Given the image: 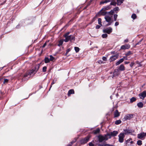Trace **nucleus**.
I'll use <instances>...</instances> for the list:
<instances>
[{"mask_svg": "<svg viewBox=\"0 0 146 146\" xmlns=\"http://www.w3.org/2000/svg\"><path fill=\"white\" fill-rule=\"evenodd\" d=\"M130 45L128 44L121 46V47L120 50H125L128 49L130 48Z\"/></svg>", "mask_w": 146, "mask_h": 146, "instance_id": "nucleus-11", "label": "nucleus"}, {"mask_svg": "<svg viewBox=\"0 0 146 146\" xmlns=\"http://www.w3.org/2000/svg\"><path fill=\"white\" fill-rule=\"evenodd\" d=\"M47 67L46 66H45L43 67L42 68V71L43 72H46V71Z\"/></svg>", "mask_w": 146, "mask_h": 146, "instance_id": "nucleus-42", "label": "nucleus"}, {"mask_svg": "<svg viewBox=\"0 0 146 146\" xmlns=\"http://www.w3.org/2000/svg\"><path fill=\"white\" fill-rule=\"evenodd\" d=\"M111 8L110 5L105 6L98 13V14L103 16H105L107 14L109 15L108 12L106 11L110 9Z\"/></svg>", "mask_w": 146, "mask_h": 146, "instance_id": "nucleus-1", "label": "nucleus"}, {"mask_svg": "<svg viewBox=\"0 0 146 146\" xmlns=\"http://www.w3.org/2000/svg\"><path fill=\"white\" fill-rule=\"evenodd\" d=\"M133 115L132 114H129L125 116L123 119L125 120H129L133 117Z\"/></svg>", "mask_w": 146, "mask_h": 146, "instance_id": "nucleus-12", "label": "nucleus"}, {"mask_svg": "<svg viewBox=\"0 0 146 146\" xmlns=\"http://www.w3.org/2000/svg\"><path fill=\"white\" fill-rule=\"evenodd\" d=\"M46 42H45L44 44H43V46H42V48H44L45 46H46Z\"/></svg>", "mask_w": 146, "mask_h": 146, "instance_id": "nucleus-54", "label": "nucleus"}, {"mask_svg": "<svg viewBox=\"0 0 146 146\" xmlns=\"http://www.w3.org/2000/svg\"><path fill=\"white\" fill-rule=\"evenodd\" d=\"M98 24L101 26H102V19L100 18H98Z\"/></svg>", "mask_w": 146, "mask_h": 146, "instance_id": "nucleus-33", "label": "nucleus"}, {"mask_svg": "<svg viewBox=\"0 0 146 146\" xmlns=\"http://www.w3.org/2000/svg\"><path fill=\"white\" fill-rule=\"evenodd\" d=\"M128 42V40L127 39H125L124 40V42Z\"/></svg>", "mask_w": 146, "mask_h": 146, "instance_id": "nucleus-55", "label": "nucleus"}, {"mask_svg": "<svg viewBox=\"0 0 146 146\" xmlns=\"http://www.w3.org/2000/svg\"><path fill=\"white\" fill-rule=\"evenodd\" d=\"M118 55L117 54L114 55L111 57L110 59V62L113 61L117 59L118 57Z\"/></svg>", "mask_w": 146, "mask_h": 146, "instance_id": "nucleus-13", "label": "nucleus"}, {"mask_svg": "<svg viewBox=\"0 0 146 146\" xmlns=\"http://www.w3.org/2000/svg\"><path fill=\"white\" fill-rule=\"evenodd\" d=\"M119 69L121 71L124 70L125 69V68L123 64H121L119 66Z\"/></svg>", "mask_w": 146, "mask_h": 146, "instance_id": "nucleus-25", "label": "nucleus"}, {"mask_svg": "<svg viewBox=\"0 0 146 146\" xmlns=\"http://www.w3.org/2000/svg\"><path fill=\"white\" fill-rule=\"evenodd\" d=\"M56 80H53L52 82V83H51V86H50V88H51V87H52V85H53V84H54V83H55V82H56Z\"/></svg>", "mask_w": 146, "mask_h": 146, "instance_id": "nucleus-44", "label": "nucleus"}, {"mask_svg": "<svg viewBox=\"0 0 146 146\" xmlns=\"http://www.w3.org/2000/svg\"><path fill=\"white\" fill-rule=\"evenodd\" d=\"M136 17L137 16L135 14H133L131 15V18L133 19H135Z\"/></svg>", "mask_w": 146, "mask_h": 146, "instance_id": "nucleus-38", "label": "nucleus"}, {"mask_svg": "<svg viewBox=\"0 0 146 146\" xmlns=\"http://www.w3.org/2000/svg\"><path fill=\"white\" fill-rule=\"evenodd\" d=\"M142 40H141L140 41H139V43H140L141 42V41H142Z\"/></svg>", "mask_w": 146, "mask_h": 146, "instance_id": "nucleus-63", "label": "nucleus"}, {"mask_svg": "<svg viewBox=\"0 0 146 146\" xmlns=\"http://www.w3.org/2000/svg\"><path fill=\"white\" fill-rule=\"evenodd\" d=\"M120 115V113L117 110H115L114 112V117H117Z\"/></svg>", "mask_w": 146, "mask_h": 146, "instance_id": "nucleus-17", "label": "nucleus"}, {"mask_svg": "<svg viewBox=\"0 0 146 146\" xmlns=\"http://www.w3.org/2000/svg\"><path fill=\"white\" fill-rule=\"evenodd\" d=\"M108 36L107 34H104L102 35V37L103 38H106Z\"/></svg>", "mask_w": 146, "mask_h": 146, "instance_id": "nucleus-36", "label": "nucleus"}, {"mask_svg": "<svg viewBox=\"0 0 146 146\" xmlns=\"http://www.w3.org/2000/svg\"><path fill=\"white\" fill-rule=\"evenodd\" d=\"M123 61L124 59L121 58L116 62V65H118L120 63L122 62Z\"/></svg>", "mask_w": 146, "mask_h": 146, "instance_id": "nucleus-21", "label": "nucleus"}, {"mask_svg": "<svg viewBox=\"0 0 146 146\" xmlns=\"http://www.w3.org/2000/svg\"><path fill=\"white\" fill-rule=\"evenodd\" d=\"M145 136V133L144 132L140 133L137 135V138L141 139H142Z\"/></svg>", "mask_w": 146, "mask_h": 146, "instance_id": "nucleus-14", "label": "nucleus"}, {"mask_svg": "<svg viewBox=\"0 0 146 146\" xmlns=\"http://www.w3.org/2000/svg\"><path fill=\"white\" fill-rule=\"evenodd\" d=\"M89 145L90 146H94V144L92 142H90L89 143Z\"/></svg>", "mask_w": 146, "mask_h": 146, "instance_id": "nucleus-49", "label": "nucleus"}, {"mask_svg": "<svg viewBox=\"0 0 146 146\" xmlns=\"http://www.w3.org/2000/svg\"><path fill=\"white\" fill-rule=\"evenodd\" d=\"M9 81V80L7 79H4V81L3 82V84H5V83H7Z\"/></svg>", "mask_w": 146, "mask_h": 146, "instance_id": "nucleus-43", "label": "nucleus"}, {"mask_svg": "<svg viewBox=\"0 0 146 146\" xmlns=\"http://www.w3.org/2000/svg\"><path fill=\"white\" fill-rule=\"evenodd\" d=\"M124 0H117V5H120L123 3Z\"/></svg>", "mask_w": 146, "mask_h": 146, "instance_id": "nucleus-27", "label": "nucleus"}, {"mask_svg": "<svg viewBox=\"0 0 146 146\" xmlns=\"http://www.w3.org/2000/svg\"><path fill=\"white\" fill-rule=\"evenodd\" d=\"M136 98L135 97H133L130 99V102L131 103L135 102L136 100Z\"/></svg>", "mask_w": 146, "mask_h": 146, "instance_id": "nucleus-29", "label": "nucleus"}, {"mask_svg": "<svg viewBox=\"0 0 146 146\" xmlns=\"http://www.w3.org/2000/svg\"><path fill=\"white\" fill-rule=\"evenodd\" d=\"M90 137L88 136L82 139L80 141V143L82 144H84L86 143L89 140Z\"/></svg>", "mask_w": 146, "mask_h": 146, "instance_id": "nucleus-4", "label": "nucleus"}, {"mask_svg": "<svg viewBox=\"0 0 146 146\" xmlns=\"http://www.w3.org/2000/svg\"><path fill=\"white\" fill-rule=\"evenodd\" d=\"M102 60L105 61H106L107 60V58L106 57L104 56L102 57Z\"/></svg>", "mask_w": 146, "mask_h": 146, "instance_id": "nucleus-48", "label": "nucleus"}, {"mask_svg": "<svg viewBox=\"0 0 146 146\" xmlns=\"http://www.w3.org/2000/svg\"><path fill=\"white\" fill-rule=\"evenodd\" d=\"M74 50L76 51V52L77 53L78 52L79 50H80V48H79L77 47H74Z\"/></svg>", "mask_w": 146, "mask_h": 146, "instance_id": "nucleus-34", "label": "nucleus"}, {"mask_svg": "<svg viewBox=\"0 0 146 146\" xmlns=\"http://www.w3.org/2000/svg\"><path fill=\"white\" fill-rule=\"evenodd\" d=\"M100 131V130L99 128H97L96 130H94L93 131V133L94 134H96L99 133Z\"/></svg>", "mask_w": 146, "mask_h": 146, "instance_id": "nucleus-19", "label": "nucleus"}, {"mask_svg": "<svg viewBox=\"0 0 146 146\" xmlns=\"http://www.w3.org/2000/svg\"><path fill=\"white\" fill-rule=\"evenodd\" d=\"M70 50L71 49L70 48L66 50L67 53H68L69 52H70Z\"/></svg>", "mask_w": 146, "mask_h": 146, "instance_id": "nucleus-53", "label": "nucleus"}, {"mask_svg": "<svg viewBox=\"0 0 146 146\" xmlns=\"http://www.w3.org/2000/svg\"><path fill=\"white\" fill-rule=\"evenodd\" d=\"M132 54L133 53L131 52V51H129L127 52L125 54V55L126 56H129L131 55V54Z\"/></svg>", "mask_w": 146, "mask_h": 146, "instance_id": "nucleus-31", "label": "nucleus"}, {"mask_svg": "<svg viewBox=\"0 0 146 146\" xmlns=\"http://www.w3.org/2000/svg\"><path fill=\"white\" fill-rule=\"evenodd\" d=\"M98 62L99 63H102V61L101 60H100Z\"/></svg>", "mask_w": 146, "mask_h": 146, "instance_id": "nucleus-59", "label": "nucleus"}, {"mask_svg": "<svg viewBox=\"0 0 146 146\" xmlns=\"http://www.w3.org/2000/svg\"><path fill=\"white\" fill-rule=\"evenodd\" d=\"M116 71L117 70H114V72L113 73V76L112 77L115 76H117L118 75V73L116 72Z\"/></svg>", "mask_w": 146, "mask_h": 146, "instance_id": "nucleus-35", "label": "nucleus"}, {"mask_svg": "<svg viewBox=\"0 0 146 146\" xmlns=\"http://www.w3.org/2000/svg\"><path fill=\"white\" fill-rule=\"evenodd\" d=\"M118 133V131H114L113 132H111L109 133H107V134L109 135V136H108L109 139H110L111 137V136H116Z\"/></svg>", "mask_w": 146, "mask_h": 146, "instance_id": "nucleus-6", "label": "nucleus"}, {"mask_svg": "<svg viewBox=\"0 0 146 146\" xmlns=\"http://www.w3.org/2000/svg\"><path fill=\"white\" fill-rule=\"evenodd\" d=\"M124 134L125 135L131 133H132L133 132V131L132 130H131L130 129H127L124 130Z\"/></svg>", "mask_w": 146, "mask_h": 146, "instance_id": "nucleus-15", "label": "nucleus"}, {"mask_svg": "<svg viewBox=\"0 0 146 146\" xmlns=\"http://www.w3.org/2000/svg\"><path fill=\"white\" fill-rule=\"evenodd\" d=\"M25 23V21L23 20L20 22V23H19V25H20L22 26L23 25V23Z\"/></svg>", "mask_w": 146, "mask_h": 146, "instance_id": "nucleus-45", "label": "nucleus"}, {"mask_svg": "<svg viewBox=\"0 0 146 146\" xmlns=\"http://www.w3.org/2000/svg\"><path fill=\"white\" fill-rule=\"evenodd\" d=\"M137 144L139 145H141L142 144V141L141 140H138L137 141Z\"/></svg>", "mask_w": 146, "mask_h": 146, "instance_id": "nucleus-41", "label": "nucleus"}, {"mask_svg": "<svg viewBox=\"0 0 146 146\" xmlns=\"http://www.w3.org/2000/svg\"><path fill=\"white\" fill-rule=\"evenodd\" d=\"M29 75H30V74H29V73L28 71H27L26 73L23 76V77L22 78V81H23V80H25V79Z\"/></svg>", "mask_w": 146, "mask_h": 146, "instance_id": "nucleus-18", "label": "nucleus"}, {"mask_svg": "<svg viewBox=\"0 0 146 146\" xmlns=\"http://www.w3.org/2000/svg\"><path fill=\"white\" fill-rule=\"evenodd\" d=\"M50 60L47 57H46L45 58L44 62L45 63H48L50 62Z\"/></svg>", "mask_w": 146, "mask_h": 146, "instance_id": "nucleus-28", "label": "nucleus"}, {"mask_svg": "<svg viewBox=\"0 0 146 146\" xmlns=\"http://www.w3.org/2000/svg\"><path fill=\"white\" fill-rule=\"evenodd\" d=\"M127 56H123L122 58H123L124 59V60H127Z\"/></svg>", "mask_w": 146, "mask_h": 146, "instance_id": "nucleus-50", "label": "nucleus"}, {"mask_svg": "<svg viewBox=\"0 0 146 146\" xmlns=\"http://www.w3.org/2000/svg\"><path fill=\"white\" fill-rule=\"evenodd\" d=\"M124 134L123 133H120L118 135L119 137V141L120 143H122L123 142V139L125 137Z\"/></svg>", "mask_w": 146, "mask_h": 146, "instance_id": "nucleus-9", "label": "nucleus"}, {"mask_svg": "<svg viewBox=\"0 0 146 146\" xmlns=\"http://www.w3.org/2000/svg\"><path fill=\"white\" fill-rule=\"evenodd\" d=\"M112 29L111 28L109 27L103 30V32L104 33H106L108 34H110L112 32Z\"/></svg>", "mask_w": 146, "mask_h": 146, "instance_id": "nucleus-10", "label": "nucleus"}, {"mask_svg": "<svg viewBox=\"0 0 146 146\" xmlns=\"http://www.w3.org/2000/svg\"><path fill=\"white\" fill-rule=\"evenodd\" d=\"M139 42H138L136 44V45H137L139 44Z\"/></svg>", "mask_w": 146, "mask_h": 146, "instance_id": "nucleus-62", "label": "nucleus"}, {"mask_svg": "<svg viewBox=\"0 0 146 146\" xmlns=\"http://www.w3.org/2000/svg\"><path fill=\"white\" fill-rule=\"evenodd\" d=\"M112 17V15H111V17H110L108 15H105V16L104 17V18L105 19L106 21V22H110V21H111V17Z\"/></svg>", "mask_w": 146, "mask_h": 146, "instance_id": "nucleus-16", "label": "nucleus"}, {"mask_svg": "<svg viewBox=\"0 0 146 146\" xmlns=\"http://www.w3.org/2000/svg\"><path fill=\"white\" fill-rule=\"evenodd\" d=\"M69 34H70L69 32H68L66 33L64 35V37L65 38H66V37H67L68 36H69L68 35Z\"/></svg>", "mask_w": 146, "mask_h": 146, "instance_id": "nucleus-40", "label": "nucleus"}, {"mask_svg": "<svg viewBox=\"0 0 146 146\" xmlns=\"http://www.w3.org/2000/svg\"><path fill=\"white\" fill-rule=\"evenodd\" d=\"M108 22V23L106 25V26H108L110 25L112 23L111 22V21H110V22Z\"/></svg>", "mask_w": 146, "mask_h": 146, "instance_id": "nucleus-51", "label": "nucleus"}, {"mask_svg": "<svg viewBox=\"0 0 146 146\" xmlns=\"http://www.w3.org/2000/svg\"><path fill=\"white\" fill-rule=\"evenodd\" d=\"M39 65L37 64L36 65L34 68H33L32 70L28 71L30 74V75H31L32 74L34 75L37 72L39 68Z\"/></svg>", "mask_w": 146, "mask_h": 146, "instance_id": "nucleus-3", "label": "nucleus"}, {"mask_svg": "<svg viewBox=\"0 0 146 146\" xmlns=\"http://www.w3.org/2000/svg\"><path fill=\"white\" fill-rule=\"evenodd\" d=\"M100 25H97L96 26V29H99L100 28Z\"/></svg>", "mask_w": 146, "mask_h": 146, "instance_id": "nucleus-47", "label": "nucleus"}, {"mask_svg": "<svg viewBox=\"0 0 146 146\" xmlns=\"http://www.w3.org/2000/svg\"><path fill=\"white\" fill-rule=\"evenodd\" d=\"M71 141V143L72 144L73 143H74L75 141Z\"/></svg>", "mask_w": 146, "mask_h": 146, "instance_id": "nucleus-58", "label": "nucleus"}, {"mask_svg": "<svg viewBox=\"0 0 146 146\" xmlns=\"http://www.w3.org/2000/svg\"><path fill=\"white\" fill-rule=\"evenodd\" d=\"M121 121L120 120H117L115 121V124L116 125H118L121 123Z\"/></svg>", "mask_w": 146, "mask_h": 146, "instance_id": "nucleus-32", "label": "nucleus"}, {"mask_svg": "<svg viewBox=\"0 0 146 146\" xmlns=\"http://www.w3.org/2000/svg\"><path fill=\"white\" fill-rule=\"evenodd\" d=\"M145 136L146 137V132L145 133Z\"/></svg>", "mask_w": 146, "mask_h": 146, "instance_id": "nucleus-64", "label": "nucleus"}, {"mask_svg": "<svg viewBox=\"0 0 146 146\" xmlns=\"http://www.w3.org/2000/svg\"><path fill=\"white\" fill-rule=\"evenodd\" d=\"M129 63V62H126V61H125L124 62V63L125 64H127Z\"/></svg>", "mask_w": 146, "mask_h": 146, "instance_id": "nucleus-56", "label": "nucleus"}, {"mask_svg": "<svg viewBox=\"0 0 146 146\" xmlns=\"http://www.w3.org/2000/svg\"><path fill=\"white\" fill-rule=\"evenodd\" d=\"M72 145V144L70 143V144H69L67 146H71Z\"/></svg>", "mask_w": 146, "mask_h": 146, "instance_id": "nucleus-60", "label": "nucleus"}, {"mask_svg": "<svg viewBox=\"0 0 146 146\" xmlns=\"http://www.w3.org/2000/svg\"><path fill=\"white\" fill-rule=\"evenodd\" d=\"M119 8L118 7H116L114 8L113 9L111 10L110 12H108V13L110 15H112L114 13V11H119Z\"/></svg>", "mask_w": 146, "mask_h": 146, "instance_id": "nucleus-8", "label": "nucleus"}, {"mask_svg": "<svg viewBox=\"0 0 146 146\" xmlns=\"http://www.w3.org/2000/svg\"><path fill=\"white\" fill-rule=\"evenodd\" d=\"M110 144H106L104 145V146H109Z\"/></svg>", "mask_w": 146, "mask_h": 146, "instance_id": "nucleus-57", "label": "nucleus"}, {"mask_svg": "<svg viewBox=\"0 0 146 146\" xmlns=\"http://www.w3.org/2000/svg\"><path fill=\"white\" fill-rule=\"evenodd\" d=\"M108 136H109V135L107 134L103 136L101 135H99L98 137L99 142H101L107 140L109 139Z\"/></svg>", "mask_w": 146, "mask_h": 146, "instance_id": "nucleus-2", "label": "nucleus"}, {"mask_svg": "<svg viewBox=\"0 0 146 146\" xmlns=\"http://www.w3.org/2000/svg\"><path fill=\"white\" fill-rule=\"evenodd\" d=\"M116 0H111V3H110V5H113L114 6H116V5L117 4V2L115 1Z\"/></svg>", "mask_w": 146, "mask_h": 146, "instance_id": "nucleus-22", "label": "nucleus"}, {"mask_svg": "<svg viewBox=\"0 0 146 146\" xmlns=\"http://www.w3.org/2000/svg\"><path fill=\"white\" fill-rule=\"evenodd\" d=\"M118 16V15L117 14H115L114 15L113 17L114 18V21H116L117 20V17Z\"/></svg>", "mask_w": 146, "mask_h": 146, "instance_id": "nucleus-39", "label": "nucleus"}, {"mask_svg": "<svg viewBox=\"0 0 146 146\" xmlns=\"http://www.w3.org/2000/svg\"><path fill=\"white\" fill-rule=\"evenodd\" d=\"M63 40H60L58 42V46H60L62 45V44H63Z\"/></svg>", "mask_w": 146, "mask_h": 146, "instance_id": "nucleus-30", "label": "nucleus"}, {"mask_svg": "<svg viewBox=\"0 0 146 146\" xmlns=\"http://www.w3.org/2000/svg\"><path fill=\"white\" fill-rule=\"evenodd\" d=\"M50 58H49V59L50 60V61H53L55 59V58L54 57H53L52 55H50Z\"/></svg>", "mask_w": 146, "mask_h": 146, "instance_id": "nucleus-37", "label": "nucleus"}, {"mask_svg": "<svg viewBox=\"0 0 146 146\" xmlns=\"http://www.w3.org/2000/svg\"><path fill=\"white\" fill-rule=\"evenodd\" d=\"M119 24V23L118 22H116L115 24V26H117Z\"/></svg>", "mask_w": 146, "mask_h": 146, "instance_id": "nucleus-52", "label": "nucleus"}, {"mask_svg": "<svg viewBox=\"0 0 146 146\" xmlns=\"http://www.w3.org/2000/svg\"><path fill=\"white\" fill-rule=\"evenodd\" d=\"M74 91L73 90H70L68 92V96H70L71 94H74Z\"/></svg>", "mask_w": 146, "mask_h": 146, "instance_id": "nucleus-20", "label": "nucleus"}, {"mask_svg": "<svg viewBox=\"0 0 146 146\" xmlns=\"http://www.w3.org/2000/svg\"><path fill=\"white\" fill-rule=\"evenodd\" d=\"M132 139L131 138H129V139L127 140L126 141V143L127 144L129 143H130L131 144H132L133 143V141H132Z\"/></svg>", "mask_w": 146, "mask_h": 146, "instance_id": "nucleus-26", "label": "nucleus"}, {"mask_svg": "<svg viewBox=\"0 0 146 146\" xmlns=\"http://www.w3.org/2000/svg\"><path fill=\"white\" fill-rule=\"evenodd\" d=\"M75 39V37L74 36L72 35H70L68 36L67 37L65 38L64 41L66 42H67L69 40L72 41V40H74Z\"/></svg>", "mask_w": 146, "mask_h": 146, "instance_id": "nucleus-5", "label": "nucleus"}, {"mask_svg": "<svg viewBox=\"0 0 146 146\" xmlns=\"http://www.w3.org/2000/svg\"><path fill=\"white\" fill-rule=\"evenodd\" d=\"M137 106L139 108H142L143 107V104L142 102H139L137 104Z\"/></svg>", "mask_w": 146, "mask_h": 146, "instance_id": "nucleus-23", "label": "nucleus"}, {"mask_svg": "<svg viewBox=\"0 0 146 146\" xmlns=\"http://www.w3.org/2000/svg\"><path fill=\"white\" fill-rule=\"evenodd\" d=\"M138 96L141 99L144 100L146 97V91H144L140 93Z\"/></svg>", "mask_w": 146, "mask_h": 146, "instance_id": "nucleus-7", "label": "nucleus"}, {"mask_svg": "<svg viewBox=\"0 0 146 146\" xmlns=\"http://www.w3.org/2000/svg\"><path fill=\"white\" fill-rule=\"evenodd\" d=\"M68 53H67V52L66 51V53L65 54V56H66L67 55Z\"/></svg>", "mask_w": 146, "mask_h": 146, "instance_id": "nucleus-61", "label": "nucleus"}, {"mask_svg": "<svg viewBox=\"0 0 146 146\" xmlns=\"http://www.w3.org/2000/svg\"><path fill=\"white\" fill-rule=\"evenodd\" d=\"M111 0H105L104 1H102L100 2V4L101 5L102 4H104L105 3H107L111 2Z\"/></svg>", "mask_w": 146, "mask_h": 146, "instance_id": "nucleus-24", "label": "nucleus"}, {"mask_svg": "<svg viewBox=\"0 0 146 146\" xmlns=\"http://www.w3.org/2000/svg\"><path fill=\"white\" fill-rule=\"evenodd\" d=\"M135 63L133 62H132L130 64V66L131 67H132V66L134 65Z\"/></svg>", "mask_w": 146, "mask_h": 146, "instance_id": "nucleus-46", "label": "nucleus"}]
</instances>
